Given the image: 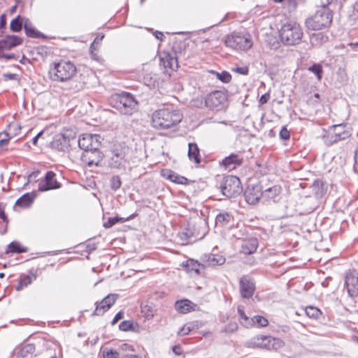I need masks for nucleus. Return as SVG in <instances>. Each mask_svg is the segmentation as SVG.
I'll return each mask as SVG.
<instances>
[{
    "label": "nucleus",
    "instance_id": "nucleus-53",
    "mask_svg": "<svg viewBox=\"0 0 358 358\" xmlns=\"http://www.w3.org/2000/svg\"><path fill=\"white\" fill-rule=\"evenodd\" d=\"M238 329V324L235 322H231L224 327L222 329V332L226 333H234Z\"/></svg>",
    "mask_w": 358,
    "mask_h": 358
},
{
    "label": "nucleus",
    "instance_id": "nucleus-63",
    "mask_svg": "<svg viewBox=\"0 0 358 358\" xmlns=\"http://www.w3.org/2000/svg\"><path fill=\"white\" fill-rule=\"evenodd\" d=\"M3 77L6 80H15L16 79L17 74H15V73H5L3 75Z\"/></svg>",
    "mask_w": 358,
    "mask_h": 358
},
{
    "label": "nucleus",
    "instance_id": "nucleus-22",
    "mask_svg": "<svg viewBox=\"0 0 358 358\" xmlns=\"http://www.w3.org/2000/svg\"><path fill=\"white\" fill-rule=\"evenodd\" d=\"M22 43V38L15 35H7L0 40V51L10 50Z\"/></svg>",
    "mask_w": 358,
    "mask_h": 358
},
{
    "label": "nucleus",
    "instance_id": "nucleus-28",
    "mask_svg": "<svg viewBox=\"0 0 358 358\" xmlns=\"http://www.w3.org/2000/svg\"><path fill=\"white\" fill-rule=\"evenodd\" d=\"M36 193L34 191L27 192L17 199L15 205L22 208L29 206L34 201Z\"/></svg>",
    "mask_w": 358,
    "mask_h": 358
},
{
    "label": "nucleus",
    "instance_id": "nucleus-7",
    "mask_svg": "<svg viewBox=\"0 0 358 358\" xmlns=\"http://www.w3.org/2000/svg\"><path fill=\"white\" fill-rule=\"evenodd\" d=\"M110 157L108 159V166L111 169H121L124 168L127 163L126 156L129 148L124 143L114 144L110 148Z\"/></svg>",
    "mask_w": 358,
    "mask_h": 358
},
{
    "label": "nucleus",
    "instance_id": "nucleus-14",
    "mask_svg": "<svg viewBox=\"0 0 358 358\" xmlns=\"http://www.w3.org/2000/svg\"><path fill=\"white\" fill-rule=\"evenodd\" d=\"M345 287L350 297L358 296V271L356 270L348 271L345 277Z\"/></svg>",
    "mask_w": 358,
    "mask_h": 358
},
{
    "label": "nucleus",
    "instance_id": "nucleus-43",
    "mask_svg": "<svg viewBox=\"0 0 358 358\" xmlns=\"http://www.w3.org/2000/svg\"><path fill=\"white\" fill-rule=\"evenodd\" d=\"M122 331H135V324L133 320H124L119 324Z\"/></svg>",
    "mask_w": 358,
    "mask_h": 358
},
{
    "label": "nucleus",
    "instance_id": "nucleus-25",
    "mask_svg": "<svg viewBox=\"0 0 358 358\" xmlns=\"http://www.w3.org/2000/svg\"><path fill=\"white\" fill-rule=\"evenodd\" d=\"M202 260L208 266H216L224 264L226 259L219 254H207L203 256Z\"/></svg>",
    "mask_w": 358,
    "mask_h": 358
},
{
    "label": "nucleus",
    "instance_id": "nucleus-46",
    "mask_svg": "<svg viewBox=\"0 0 358 358\" xmlns=\"http://www.w3.org/2000/svg\"><path fill=\"white\" fill-rule=\"evenodd\" d=\"M122 181L119 176H113L110 180V186L111 189L117 191L120 188Z\"/></svg>",
    "mask_w": 358,
    "mask_h": 358
},
{
    "label": "nucleus",
    "instance_id": "nucleus-8",
    "mask_svg": "<svg viewBox=\"0 0 358 358\" xmlns=\"http://www.w3.org/2000/svg\"><path fill=\"white\" fill-rule=\"evenodd\" d=\"M224 43L226 46L236 50H248L252 45L250 34L236 31L226 36Z\"/></svg>",
    "mask_w": 358,
    "mask_h": 358
},
{
    "label": "nucleus",
    "instance_id": "nucleus-26",
    "mask_svg": "<svg viewBox=\"0 0 358 358\" xmlns=\"http://www.w3.org/2000/svg\"><path fill=\"white\" fill-rule=\"evenodd\" d=\"M24 29L25 34L32 38H44L46 39L47 36L37 30L35 27H32L31 22L27 18H25L24 22Z\"/></svg>",
    "mask_w": 358,
    "mask_h": 358
},
{
    "label": "nucleus",
    "instance_id": "nucleus-30",
    "mask_svg": "<svg viewBox=\"0 0 358 358\" xmlns=\"http://www.w3.org/2000/svg\"><path fill=\"white\" fill-rule=\"evenodd\" d=\"M188 157L191 161H194L196 164L201 163L199 148L196 143H189V144H188Z\"/></svg>",
    "mask_w": 358,
    "mask_h": 358
},
{
    "label": "nucleus",
    "instance_id": "nucleus-50",
    "mask_svg": "<svg viewBox=\"0 0 358 358\" xmlns=\"http://www.w3.org/2000/svg\"><path fill=\"white\" fill-rule=\"evenodd\" d=\"M13 137L7 131H4L0 133V147L5 146L8 144L10 139Z\"/></svg>",
    "mask_w": 358,
    "mask_h": 358
},
{
    "label": "nucleus",
    "instance_id": "nucleus-55",
    "mask_svg": "<svg viewBox=\"0 0 358 358\" xmlns=\"http://www.w3.org/2000/svg\"><path fill=\"white\" fill-rule=\"evenodd\" d=\"M232 71L241 75L247 76L249 73V68L247 66H237L231 69Z\"/></svg>",
    "mask_w": 358,
    "mask_h": 358
},
{
    "label": "nucleus",
    "instance_id": "nucleus-21",
    "mask_svg": "<svg viewBox=\"0 0 358 358\" xmlns=\"http://www.w3.org/2000/svg\"><path fill=\"white\" fill-rule=\"evenodd\" d=\"M243 163V157L242 156L236 153H231L220 162V165L225 170L231 171L241 166Z\"/></svg>",
    "mask_w": 358,
    "mask_h": 358
},
{
    "label": "nucleus",
    "instance_id": "nucleus-56",
    "mask_svg": "<svg viewBox=\"0 0 358 358\" xmlns=\"http://www.w3.org/2000/svg\"><path fill=\"white\" fill-rule=\"evenodd\" d=\"M175 171L171 169H162L161 171V176L170 181H172L173 176H174Z\"/></svg>",
    "mask_w": 358,
    "mask_h": 358
},
{
    "label": "nucleus",
    "instance_id": "nucleus-59",
    "mask_svg": "<svg viewBox=\"0 0 358 358\" xmlns=\"http://www.w3.org/2000/svg\"><path fill=\"white\" fill-rule=\"evenodd\" d=\"M354 159H355L354 170L355 172L358 173V145L355 151Z\"/></svg>",
    "mask_w": 358,
    "mask_h": 358
},
{
    "label": "nucleus",
    "instance_id": "nucleus-12",
    "mask_svg": "<svg viewBox=\"0 0 358 358\" xmlns=\"http://www.w3.org/2000/svg\"><path fill=\"white\" fill-rule=\"evenodd\" d=\"M74 139L75 136L71 134L59 133L53 136L50 147L59 152H67L71 146V141Z\"/></svg>",
    "mask_w": 358,
    "mask_h": 358
},
{
    "label": "nucleus",
    "instance_id": "nucleus-61",
    "mask_svg": "<svg viewBox=\"0 0 358 358\" xmlns=\"http://www.w3.org/2000/svg\"><path fill=\"white\" fill-rule=\"evenodd\" d=\"M96 249V245L95 243L87 244L85 247V252H87L88 254H90L93 251H94Z\"/></svg>",
    "mask_w": 358,
    "mask_h": 358
},
{
    "label": "nucleus",
    "instance_id": "nucleus-45",
    "mask_svg": "<svg viewBox=\"0 0 358 358\" xmlns=\"http://www.w3.org/2000/svg\"><path fill=\"white\" fill-rule=\"evenodd\" d=\"M348 17L350 20H358V3H355L348 10Z\"/></svg>",
    "mask_w": 358,
    "mask_h": 358
},
{
    "label": "nucleus",
    "instance_id": "nucleus-3",
    "mask_svg": "<svg viewBox=\"0 0 358 358\" xmlns=\"http://www.w3.org/2000/svg\"><path fill=\"white\" fill-rule=\"evenodd\" d=\"M77 69L74 63L70 61L60 60L55 62L50 69L49 74L52 80L66 82L71 80L76 73Z\"/></svg>",
    "mask_w": 358,
    "mask_h": 358
},
{
    "label": "nucleus",
    "instance_id": "nucleus-39",
    "mask_svg": "<svg viewBox=\"0 0 358 358\" xmlns=\"http://www.w3.org/2000/svg\"><path fill=\"white\" fill-rule=\"evenodd\" d=\"M36 348L34 344L28 343L22 346L21 348L18 350L17 355V357L25 358L29 355H32L35 352Z\"/></svg>",
    "mask_w": 358,
    "mask_h": 358
},
{
    "label": "nucleus",
    "instance_id": "nucleus-27",
    "mask_svg": "<svg viewBox=\"0 0 358 358\" xmlns=\"http://www.w3.org/2000/svg\"><path fill=\"white\" fill-rule=\"evenodd\" d=\"M194 306H196V304L188 299L178 300L174 305L175 309L181 314H186L194 310Z\"/></svg>",
    "mask_w": 358,
    "mask_h": 358
},
{
    "label": "nucleus",
    "instance_id": "nucleus-36",
    "mask_svg": "<svg viewBox=\"0 0 358 358\" xmlns=\"http://www.w3.org/2000/svg\"><path fill=\"white\" fill-rule=\"evenodd\" d=\"M27 252V248L21 245L17 241H12L7 245L6 253H17L21 254Z\"/></svg>",
    "mask_w": 358,
    "mask_h": 358
},
{
    "label": "nucleus",
    "instance_id": "nucleus-42",
    "mask_svg": "<svg viewBox=\"0 0 358 358\" xmlns=\"http://www.w3.org/2000/svg\"><path fill=\"white\" fill-rule=\"evenodd\" d=\"M308 70L314 73L318 80H320L323 75V69L320 64L314 63L308 68Z\"/></svg>",
    "mask_w": 358,
    "mask_h": 358
},
{
    "label": "nucleus",
    "instance_id": "nucleus-32",
    "mask_svg": "<svg viewBox=\"0 0 358 358\" xmlns=\"http://www.w3.org/2000/svg\"><path fill=\"white\" fill-rule=\"evenodd\" d=\"M5 204L0 203V234H4L7 231L8 218L5 213Z\"/></svg>",
    "mask_w": 358,
    "mask_h": 358
},
{
    "label": "nucleus",
    "instance_id": "nucleus-60",
    "mask_svg": "<svg viewBox=\"0 0 358 358\" xmlns=\"http://www.w3.org/2000/svg\"><path fill=\"white\" fill-rule=\"evenodd\" d=\"M270 98V94L268 93H265L260 96L259 102L260 104H264L268 102Z\"/></svg>",
    "mask_w": 358,
    "mask_h": 358
},
{
    "label": "nucleus",
    "instance_id": "nucleus-24",
    "mask_svg": "<svg viewBox=\"0 0 358 358\" xmlns=\"http://www.w3.org/2000/svg\"><path fill=\"white\" fill-rule=\"evenodd\" d=\"M257 247L258 240L256 238H251L243 241L240 251L244 255H251L256 252Z\"/></svg>",
    "mask_w": 358,
    "mask_h": 358
},
{
    "label": "nucleus",
    "instance_id": "nucleus-40",
    "mask_svg": "<svg viewBox=\"0 0 358 358\" xmlns=\"http://www.w3.org/2000/svg\"><path fill=\"white\" fill-rule=\"evenodd\" d=\"M238 313L239 315V321L241 325L246 328L252 327V318H249L245 313L242 306L238 307Z\"/></svg>",
    "mask_w": 358,
    "mask_h": 358
},
{
    "label": "nucleus",
    "instance_id": "nucleus-19",
    "mask_svg": "<svg viewBox=\"0 0 358 358\" xmlns=\"http://www.w3.org/2000/svg\"><path fill=\"white\" fill-rule=\"evenodd\" d=\"M103 157V154L99 150V147H94L92 150L83 152L81 155L82 161L89 166H99Z\"/></svg>",
    "mask_w": 358,
    "mask_h": 358
},
{
    "label": "nucleus",
    "instance_id": "nucleus-64",
    "mask_svg": "<svg viewBox=\"0 0 358 358\" xmlns=\"http://www.w3.org/2000/svg\"><path fill=\"white\" fill-rule=\"evenodd\" d=\"M43 131H41L32 138V143L34 145H36L38 138L43 135Z\"/></svg>",
    "mask_w": 358,
    "mask_h": 358
},
{
    "label": "nucleus",
    "instance_id": "nucleus-15",
    "mask_svg": "<svg viewBox=\"0 0 358 358\" xmlns=\"http://www.w3.org/2000/svg\"><path fill=\"white\" fill-rule=\"evenodd\" d=\"M159 65L164 71L169 73V71H176L178 69V59L176 53L169 52H162L159 55Z\"/></svg>",
    "mask_w": 358,
    "mask_h": 358
},
{
    "label": "nucleus",
    "instance_id": "nucleus-18",
    "mask_svg": "<svg viewBox=\"0 0 358 358\" xmlns=\"http://www.w3.org/2000/svg\"><path fill=\"white\" fill-rule=\"evenodd\" d=\"M99 138V135L85 134L78 139V146L80 149L83 150V152H85L90 150H92L94 147H99L101 145Z\"/></svg>",
    "mask_w": 358,
    "mask_h": 358
},
{
    "label": "nucleus",
    "instance_id": "nucleus-54",
    "mask_svg": "<svg viewBox=\"0 0 358 358\" xmlns=\"http://www.w3.org/2000/svg\"><path fill=\"white\" fill-rule=\"evenodd\" d=\"M279 137L280 139L285 140V141L289 139L290 132L287 129L286 126H283L282 127V129H280V133H279Z\"/></svg>",
    "mask_w": 358,
    "mask_h": 358
},
{
    "label": "nucleus",
    "instance_id": "nucleus-34",
    "mask_svg": "<svg viewBox=\"0 0 358 358\" xmlns=\"http://www.w3.org/2000/svg\"><path fill=\"white\" fill-rule=\"evenodd\" d=\"M183 266L187 272H194L197 275L200 273V269L203 268V264H200L198 261L192 259H188L185 263H183Z\"/></svg>",
    "mask_w": 358,
    "mask_h": 358
},
{
    "label": "nucleus",
    "instance_id": "nucleus-20",
    "mask_svg": "<svg viewBox=\"0 0 358 358\" xmlns=\"http://www.w3.org/2000/svg\"><path fill=\"white\" fill-rule=\"evenodd\" d=\"M262 194L263 191L259 184L248 185L244 192L245 200L250 205H255L261 198L263 199Z\"/></svg>",
    "mask_w": 358,
    "mask_h": 358
},
{
    "label": "nucleus",
    "instance_id": "nucleus-52",
    "mask_svg": "<svg viewBox=\"0 0 358 358\" xmlns=\"http://www.w3.org/2000/svg\"><path fill=\"white\" fill-rule=\"evenodd\" d=\"M203 236H204V235H203L200 237L195 236V240L201 239L203 238ZM180 237L182 239H183L185 241H188L190 238H192V237H194V236L193 233L190 231L189 229H187L185 231L181 232Z\"/></svg>",
    "mask_w": 358,
    "mask_h": 358
},
{
    "label": "nucleus",
    "instance_id": "nucleus-10",
    "mask_svg": "<svg viewBox=\"0 0 358 358\" xmlns=\"http://www.w3.org/2000/svg\"><path fill=\"white\" fill-rule=\"evenodd\" d=\"M227 96L220 90H215L204 97L205 106L212 110H222L226 108Z\"/></svg>",
    "mask_w": 358,
    "mask_h": 358
},
{
    "label": "nucleus",
    "instance_id": "nucleus-4",
    "mask_svg": "<svg viewBox=\"0 0 358 358\" xmlns=\"http://www.w3.org/2000/svg\"><path fill=\"white\" fill-rule=\"evenodd\" d=\"M332 19V11L327 6L322 4L313 16L306 19L305 23L308 29L320 30L329 27Z\"/></svg>",
    "mask_w": 358,
    "mask_h": 358
},
{
    "label": "nucleus",
    "instance_id": "nucleus-13",
    "mask_svg": "<svg viewBox=\"0 0 358 358\" xmlns=\"http://www.w3.org/2000/svg\"><path fill=\"white\" fill-rule=\"evenodd\" d=\"M238 284L241 296L247 299L252 298L256 290L255 280L248 275H244L240 278Z\"/></svg>",
    "mask_w": 358,
    "mask_h": 358
},
{
    "label": "nucleus",
    "instance_id": "nucleus-29",
    "mask_svg": "<svg viewBox=\"0 0 358 358\" xmlns=\"http://www.w3.org/2000/svg\"><path fill=\"white\" fill-rule=\"evenodd\" d=\"M327 187L322 179L314 180L312 185V190L317 198H322L327 192Z\"/></svg>",
    "mask_w": 358,
    "mask_h": 358
},
{
    "label": "nucleus",
    "instance_id": "nucleus-49",
    "mask_svg": "<svg viewBox=\"0 0 358 358\" xmlns=\"http://www.w3.org/2000/svg\"><path fill=\"white\" fill-rule=\"evenodd\" d=\"M102 356L103 358H120V355L116 350L108 348L103 350Z\"/></svg>",
    "mask_w": 358,
    "mask_h": 358
},
{
    "label": "nucleus",
    "instance_id": "nucleus-51",
    "mask_svg": "<svg viewBox=\"0 0 358 358\" xmlns=\"http://www.w3.org/2000/svg\"><path fill=\"white\" fill-rule=\"evenodd\" d=\"M171 182L176 184L187 185L189 180L186 177L180 176L175 172Z\"/></svg>",
    "mask_w": 358,
    "mask_h": 358
},
{
    "label": "nucleus",
    "instance_id": "nucleus-2",
    "mask_svg": "<svg viewBox=\"0 0 358 358\" xmlns=\"http://www.w3.org/2000/svg\"><path fill=\"white\" fill-rule=\"evenodd\" d=\"M109 103L113 108L124 115H131L138 110V101L130 92L114 94L110 97Z\"/></svg>",
    "mask_w": 358,
    "mask_h": 358
},
{
    "label": "nucleus",
    "instance_id": "nucleus-11",
    "mask_svg": "<svg viewBox=\"0 0 358 358\" xmlns=\"http://www.w3.org/2000/svg\"><path fill=\"white\" fill-rule=\"evenodd\" d=\"M349 136L348 131H345L343 124H335L323 136L324 143L330 146L340 141L346 139Z\"/></svg>",
    "mask_w": 358,
    "mask_h": 358
},
{
    "label": "nucleus",
    "instance_id": "nucleus-35",
    "mask_svg": "<svg viewBox=\"0 0 358 358\" xmlns=\"http://www.w3.org/2000/svg\"><path fill=\"white\" fill-rule=\"evenodd\" d=\"M233 220V216L231 213L227 212L220 213L215 217L216 225L221 227L227 226Z\"/></svg>",
    "mask_w": 358,
    "mask_h": 358
},
{
    "label": "nucleus",
    "instance_id": "nucleus-62",
    "mask_svg": "<svg viewBox=\"0 0 358 358\" xmlns=\"http://www.w3.org/2000/svg\"><path fill=\"white\" fill-rule=\"evenodd\" d=\"M190 331H191V328L189 327L184 326L180 329L179 334H180L182 336H185V335H187Z\"/></svg>",
    "mask_w": 358,
    "mask_h": 358
},
{
    "label": "nucleus",
    "instance_id": "nucleus-48",
    "mask_svg": "<svg viewBox=\"0 0 358 358\" xmlns=\"http://www.w3.org/2000/svg\"><path fill=\"white\" fill-rule=\"evenodd\" d=\"M275 3H287V9L289 12L294 10L297 6L296 0H273Z\"/></svg>",
    "mask_w": 358,
    "mask_h": 358
},
{
    "label": "nucleus",
    "instance_id": "nucleus-5",
    "mask_svg": "<svg viewBox=\"0 0 358 358\" xmlns=\"http://www.w3.org/2000/svg\"><path fill=\"white\" fill-rule=\"evenodd\" d=\"M217 181L219 182L217 187L227 198L236 197L243 191L241 180L237 176H217Z\"/></svg>",
    "mask_w": 358,
    "mask_h": 358
},
{
    "label": "nucleus",
    "instance_id": "nucleus-17",
    "mask_svg": "<svg viewBox=\"0 0 358 358\" xmlns=\"http://www.w3.org/2000/svg\"><path fill=\"white\" fill-rule=\"evenodd\" d=\"M55 176L56 174L53 171H48L44 178L39 181L38 189L40 192H45L59 189L61 187V184L56 180Z\"/></svg>",
    "mask_w": 358,
    "mask_h": 358
},
{
    "label": "nucleus",
    "instance_id": "nucleus-6",
    "mask_svg": "<svg viewBox=\"0 0 358 358\" xmlns=\"http://www.w3.org/2000/svg\"><path fill=\"white\" fill-rule=\"evenodd\" d=\"M279 36L284 44L294 45L301 41L303 31L296 23H287L282 26L279 31Z\"/></svg>",
    "mask_w": 358,
    "mask_h": 358
},
{
    "label": "nucleus",
    "instance_id": "nucleus-31",
    "mask_svg": "<svg viewBox=\"0 0 358 358\" xmlns=\"http://www.w3.org/2000/svg\"><path fill=\"white\" fill-rule=\"evenodd\" d=\"M36 278L37 275L36 273L21 275L19 280V282L16 286V290H22L24 287H27L28 285H31L32 282L36 279Z\"/></svg>",
    "mask_w": 358,
    "mask_h": 358
},
{
    "label": "nucleus",
    "instance_id": "nucleus-33",
    "mask_svg": "<svg viewBox=\"0 0 358 358\" xmlns=\"http://www.w3.org/2000/svg\"><path fill=\"white\" fill-rule=\"evenodd\" d=\"M134 217H135V214H132L130 216L127 217V218L122 217H120L117 215L115 216V217H108L107 221L103 222V227L105 229H109V228L112 227L113 225L116 224L117 223H119V222L122 223L126 221H129V220L133 219Z\"/></svg>",
    "mask_w": 358,
    "mask_h": 358
},
{
    "label": "nucleus",
    "instance_id": "nucleus-23",
    "mask_svg": "<svg viewBox=\"0 0 358 358\" xmlns=\"http://www.w3.org/2000/svg\"><path fill=\"white\" fill-rule=\"evenodd\" d=\"M281 187L279 185H273L263 191V199L267 202L277 203L280 196Z\"/></svg>",
    "mask_w": 358,
    "mask_h": 358
},
{
    "label": "nucleus",
    "instance_id": "nucleus-38",
    "mask_svg": "<svg viewBox=\"0 0 358 358\" xmlns=\"http://www.w3.org/2000/svg\"><path fill=\"white\" fill-rule=\"evenodd\" d=\"M24 20L21 17L20 15H18L16 17L13 19L10 23V29L13 32H19L22 30V27H24Z\"/></svg>",
    "mask_w": 358,
    "mask_h": 358
},
{
    "label": "nucleus",
    "instance_id": "nucleus-57",
    "mask_svg": "<svg viewBox=\"0 0 358 358\" xmlns=\"http://www.w3.org/2000/svg\"><path fill=\"white\" fill-rule=\"evenodd\" d=\"M192 105L196 108H203L205 106L204 98L197 97L192 101Z\"/></svg>",
    "mask_w": 358,
    "mask_h": 358
},
{
    "label": "nucleus",
    "instance_id": "nucleus-1",
    "mask_svg": "<svg viewBox=\"0 0 358 358\" xmlns=\"http://www.w3.org/2000/svg\"><path fill=\"white\" fill-rule=\"evenodd\" d=\"M182 113L172 107H164L152 115V126L157 129H169L177 126L182 120Z\"/></svg>",
    "mask_w": 358,
    "mask_h": 358
},
{
    "label": "nucleus",
    "instance_id": "nucleus-41",
    "mask_svg": "<svg viewBox=\"0 0 358 358\" xmlns=\"http://www.w3.org/2000/svg\"><path fill=\"white\" fill-rule=\"evenodd\" d=\"M268 320L262 315H255L252 318V327L256 325L258 327H265L268 326Z\"/></svg>",
    "mask_w": 358,
    "mask_h": 358
},
{
    "label": "nucleus",
    "instance_id": "nucleus-44",
    "mask_svg": "<svg viewBox=\"0 0 358 358\" xmlns=\"http://www.w3.org/2000/svg\"><path fill=\"white\" fill-rule=\"evenodd\" d=\"M306 314L310 318L317 319L322 315L321 310L314 306H308L306 310Z\"/></svg>",
    "mask_w": 358,
    "mask_h": 358
},
{
    "label": "nucleus",
    "instance_id": "nucleus-37",
    "mask_svg": "<svg viewBox=\"0 0 358 358\" xmlns=\"http://www.w3.org/2000/svg\"><path fill=\"white\" fill-rule=\"evenodd\" d=\"M328 39V36L323 32L315 33L310 36V42L314 45H320L326 43Z\"/></svg>",
    "mask_w": 358,
    "mask_h": 358
},
{
    "label": "nucleus",
    "instance_id": "nucleus-58",
    "mask_svg": "<svg viewBox=\"0 0 358 358\" xmlns=\"http://www.w3.org/2000/svg\"><path fill=\"white\" fill-rule=\"evenodd\" d=\"M124 312L122 310L119 311L116 313L114 318L112 320L111 324L114 325L119 320H122L124 317Z\"/></svg>",
    "mask_w": 358,
    "mask_h": 358
},
{
    "label": "nucleus",
    "instance_id": "nucleus-9",
    "mask_svg": "<svg viewBox=\"0 0 358 358\" xmlns=\"http://www.w3.org/2000/svg\"><path fill=\"white\" fill-rule=\"evenodd\" d=\"M284 342L271 336L257 335L250 340L249 345L252 348H263L268 350L282 348Z\"/></svg>",
    "mask_w": 358,
    "mask_h": 358
},
{
    "label": "nucleus",
    "instance_id": "nucleus-16",
    "mask_svg": "<svg viewBox=\"0 0 358 358\" xmlns=\"http://www.w3.org/2000/svg\"><path fill=\"white\" fill-rule=\"evenodd\" d=\"M119 295L117 294H109L105 296L99 303H95V310L92 315H102L108 311L110 307L115 303Z\"/></svg>",
    "mask_w": 358,
    "mask_h": 358
},
{
    "label": "nucleus",
    "instance_id": "nucleus-47",
    "mask_svg": "<svg viewBox=\"0 0 358 358\" xmlns=\"http://www.w3.org/2000/svg\"><path fill=\"white\" fill-rule=\"evenodd\" d=\"M212 72L214 73L213 71ZM215 73L216 74L217 79H219L220 81H222L224 83H228L231 80V74L226 71H223L221 73H215Z\"/></svg>",
    "mask_w": 358,
    "mask_h": 358
}]
</instances>
